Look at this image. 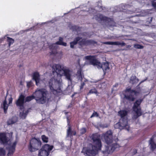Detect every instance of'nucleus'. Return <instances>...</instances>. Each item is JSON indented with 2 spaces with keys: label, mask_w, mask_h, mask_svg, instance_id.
Segmentation results:
<instances>
[{
  "label": "nucleus",
  "mask_w": 156,
  "mask_h": 156,
  "mask_svg": "<svg viewBox=\"0 0 156 156\" xmlns=\"http://www.w3.org/2000/svg\"><path fill=\"white\" fill-rule=\"evenodd\" d=\"M73 134V135H75L76 132L75 131L72 132L71 129L70 125L69 126L68 129L67 131V136H71Z\"/></svg>",
  "instance_id": "obj_21"
},
{
  "label": "nucleus",
  "mask_w": 156,
  "mask_h": 156,
  "mask_svg": "<svg viewBox=\"0 0 156 156\" xmlns=\"http://www.w3.org/2000/svg\"><path fill=\"white\" fill-rule=\"evenodd\" d=\"M146 80H143V81H142L141 82V83H142V82H144V81Z\"/></svg>",
  "instance_id": "obj_40"
},
{
  "label": "nucleus",
  "mask_w": 156,
  "mask_h": 156,
  "mask_svg": "<svg viewBox=\"0 0 156 156\" xmlns=\"http://www.w3.org/2000/svg\"><path fill=\"white\" fill-rule=\"evenodd\" d=\"M52 78L48 81V86L51 91L54 94L61 92V83L62 80L60 78H58L56 79Z\"/></svg>",
  "instance_id": "obj_5"
},
{
  "label": "nucleus",
  "mask_w": 156,
  "mask_h": 156,
  "mask_svg": "<svg viewBox=\"0 0 156 156\" xmlns=\"http://www.w3.org/2000/svg\"><path fill=\"white\" fill-rule=\"evenodd\" d=\"M8 141V138L5 133H0V143L6 145Z\"/></svg>",
  "instance_id": "obj_16"
},
{
  "label": "nucleus",
  "mask_w": 156,
  "mask_h": 156,
  "mask_svg": "<svg viewBox=\"0 0 156 156\" xmlns=\"http://www.w3.org/2000/svg\"><path fill=\"white\" fill-rule=\"evenodd\" d=\"M53 73L58 76H65L68 80H71L72 72L67 67L55 64L51 67Z\"/></svg>",
  "instance_id": "obj_3"
},
{
  "label": "nucleus",
  "mask_w": 156,
  "mask_h": 156,
  "mask_svg": "<svg viewBox=\"0 0 156 156\" xmlns=\"http://www.w3.org/2000/svg\"><path fill=\"white\" fill-rule=\"evenodd\" d=\"M14 119H17V118H16V117H15V118H14Z\"/></svg>",
  "instance_id": "obj_41"
},
{
  "label": "nucleus",
  "mask_w": 156,
  "mask_h": 156,
  "mask_svg": "<svg viewBox=\"0 0 156 156\" xmlns=\"http://www.w3.org/2000/svg\"><path fill=\"white\" fill-rule=\"evenodd\" d=\"M7 41L9 43V46H10L11 44H12L14 42V40L12 38L9 37H7Z\"/></svg>",
  "instance_id": "obj_25"
},
{
  "label": "nucleus",
  "mask_w": 156,
  "mask_h": 156,
  "mask_svg": "<svg viewBox=\"0 0 156 156\" xmlns=\"http://www.w3.org/2000/svg\"><path fill=\"white\" fill-rule=\"evenodd\" d=\"M127 113L128 112L125 110H122L119 111L118 114L121 117L120 119H123L124 121L125 119H126L127 120Z\"/></svg>",
  "instance_id": "obj_18"
},
{
  "label": "nucleus",
  "mask_w": 156,
  "mask_h": 156,
  "mask_svg": "<svg viewBox=\"0 0 156 156\" xmlns=\"http://www.w3.org/2000/svg\"><path fill=\"white\" fill-rule=\"evenodd\" d=\"M152 5L156 9V0H153Z\"/></svg>",
  "instance_id": "obj_33"
},
{
  "label": "nucleus",
  "mask_w": 156,
  "mask_h": 156,
  "mask_svg": "<svg viewBox=\"0 0 156 156\" xmlns=\"http://www.w3.org/2000/svg\"><path fill=\"white\" fill-rule=\"evenodd\" d=\"M98 114L96 112H94L92 115H91L90 117L92 118L94 117H98Z\"/></svg>",
  "instance_id": "obj_32"
},
{
  "label": "nucleus",
  "mask_w": 156,
  "mask_h": 156,
  "mask_svg": "<svg viewBox=\"0 0 156 156\" xmlns=\"http://www.w3.org/2000/svg\"><path fill=\"white\" fill-rule=\"evenodd\" d=\"M124 98L126 99L133 101L135 99L134 95L136 96L139 93L134 90H131L130 88H126L124 91Z\"/></svg>",
  "instance_id": "obj_8"
},
{
  "label": "nucleus",
  "mask_w": 156,
  "mask_h": 156,
  "mask_svg": "<svg viewBox=\"0 0 156 156\" xmlns=\"http://www.w3.org/2000/svg\"><path fill=\"white\" fill-rule=\"evenodd\" d=\"M12 98L11 97H10L9 99V104H10L12 103Z\"/></svg>",
  "instance_id": "obj_35"
},
{
  "label": "nucleus",
  "mask_w": 156,
  "mask_h": 156,
  "mask_svg": "<svg viewBox=\"0 0 156 156\" xmlns=\"http://www.w3.org/2000/svg\"><path fill=\"white\" fill-rule=\"evenodd\" d=\"M53 146L46 144L39 151L38 156H48L49 152L53 149Z\"/></svg>",
  "instance_id": "obj_11"
},
{
  "label": "nucleus",
  "mask_w": 156,
  "mask_h": 156,
  "mask_svg": "<svg viewBox=\"0 0 156 156\" xmlns=\"http://www.w3.org/2000/svg\"><path fill=\"white\" fill-rule=\"evenodd\" d=\"M102 139L104 138L107 144L105 145V150L102 151L105 156L112 154L115 150L120 147V146L117 143L112 144L113 139L112 138V133L111 130L107 131L105 133L101 135Z\"/></svg>",
  "instance_id": "obj_2"
},
{
  "label": "nucleus",
  "mask_w": 156,
  "mask_h": 156,
  "mask_svg": "<svg viewBox=\"0 0 156 156\" xmlns=\"http://www.w3.org/2000/svg\"><path fill=\"white\" fill-rule=\"evenodd\" d=\"M84 59L85 60L88 61L91 64L96 66L99 69L102 68L104 73L109 69L108 62H105L101 64L96 59L95 57L94 56H87L85 57Z\"/></svg>",
  "instance_id": "obj_6"
},
{
  "label": "nucleus",
  "mask_w": 156,
  "mask_h": 156,
  "mask_svg": "<svg viewBox=\"0 0 156 156\" xmlns=\"http://www.w3.org/2000/svg\"><path fill=\"white\" fill-rule=\"evenodd\" d=\"M33 79L35 81L37 85H39V84H41L43 81L40 80L39 75L38 73H35L33 76Z\"/></svg>",
  "instance_id": "obj_17"
},
{
  "label": "nucleus",
  "mask_w": 156,
  "mask_h": 156,
  "mask_svg": "<svg viewBox=\"0 0 156 156\" xmlns=\"http://www.w3.org/2000/svg\"><path fill=\"white\" fill-rule=\"evenodd\" d=\"M30 82H29V83H27V86H29V84H30Z\"/></svg>",
  "instance_id": "obj_38"
},
{
  "label": "nucleus",
  "mask_w": 156,
  "mask_h": 156,
  "mask_svg": "<svg viewBox=\"0 0 156 156\" xmlns=\"http://www.w3.org/2000/svg\"><path fill=\"white\" fill-rule=\"evenodd\" d=\"M5 154V151L2 148L0 149V156H4Z\"/></svg>",
  "instance_id": "obj_29"
},
{
  "label": "nucleus",
  "mask_w": 156,
  "mask_h": 156,
  "mask_svg": "<svg viewBox=\"0 0 156 156\" xmlns=\"http://www.w3.org/2000/svg\"><path fill=\"white\" fill-rule=\"evenodd\" d=\"M55 55L58 58L60 59L62 57L63 54L62 51H60L57 53Z\"/></svg>",
  "instance_id": "obj_27"
},
{
  "label": "nucleus",
  "mask_w": 156,
  "mask_h": 156,
  "mask_svg": "<svg viewBox=\"0 0 156 156\" xmlns=\"http://www.w3.org/2000/svg\"><path fill=\"white\" fill-rule=\"evenodd\" d=\"M142 101V99H139L137 100L134 103L133 107V110L136 113V115H134L133 117V118L136 119L139 116L141 115L142 112L141 109L140 108V105Z\"/></svg>",
  "instance_id": "obj_10"
},
{
  "label": "nucleus",
  "mask_w": 156,
  "mask_h": 156,
  "mask_svg": "<svg viewBox=\"0 0 156 156\" xmlns=\"http://www.w3.org/2000/svg\"><path fill=\"white\" fill-rule=\"evenodd\" d=\"M41 144V142L39 140L33 138L30 141L29 150L30 151H34L40 147Z\"/></svg>",
  "instance_id": "obj_9"
},
{
  "label": "nucleus",
  "mask_w": 156,
  "mask_h": 156,
  "mask_svg": "<svg viewBox=\"0 0 156 156\" xmlns=\"http://www.w3.org/2000/svg\"><path fill=\"white\" fill-rule=\"evenodd\" d=\"M100 19L101 20H103V18H102V17H100Z\"/></svg>",
  "instance_id": "obj_39"
},
{
  "label": "nucleus",
  "mask_w": 156,
  "mask_h": 156,
  "mask_svg": "<svg viewBox=\"0 0 156 156\" xmlns=\"http://www.w3.org/2000/svg\"><path fill=\"white\" fill-rule=\"evenodd\" d=\"M57 45H62L64 46H66V43L63 42V38L60 37L59 41L55 43H54L50 46V48L51 49H54L56 48Z\"/></svg>",
  "instance_id": "obj_15"
},
{
  "label": "nucleus",
  "mask_w": 156,
  "mask_h": 156,
  "mask_svg": "<svg viewBox=\"0 0 156 156\" xmlns=\"http://www.w3.org/2000/svg\"><path fill=\"white\" fill-rule=\"evenodd\" d=\"M76 76L78 80H82V75L80 70H79L78 71Z\"/></svg>",
  "instance_id": "obj_24"
},
{
  "label": "nucleus",
  "mask_w": 156,
  "mask_h": 156,
  "mask_svg": "<svg viewBox=\"0 0 156 156\" xmlns=\"http://www.w3.org/2000/svg\"><path fill=\"white\" fill-rule=\"evenodd\" d=\"M138 81V79L135 76H132L131 77L130 82L133 84H134L137 83Z\"/></svg>",
  "instance_id": "obj_22"
},
{
  "label": "nucleus",
  "mask_w": 156,
  "mask_h": 156,
  "mask_svg": "<svg viewBox=\"0 0 156 156\" xmlns=\"http://www.w3.org/2000/svg\"><path fill=\"white\" fill-rule=\"evenodd\" d=\"M77 43H78L81 45H87L90 44V41L89 40L87 41L85 39H82L80 37H78L76 38L73 41L70 42L71 48H73L74 45H76Z\"/></svg>",
  "instance_id": "obj_12"
},
{
  "label": "nucleus",
  "mask_w": 156,
  "mask_h": 156,
  "mask_svg": "<svg viewBox=\"0 0 156 156\" xmlns=\"http://www.w3.org/2000/svg\"><path fill=\"white\" fill-rule=\"evenodd\" d=\"M134 48L136 49H142L144 48V47L143 46L139 44H134Z\"/></svg>",
  "instance_id": "obj_30"
},
{
  "label": "nucleus",
  "mask_w": 156,
  "mask_h": 156,
  "mask_svg": "<svg viewBox=\"0 0 156 156\" xmlns=\"http://www.w3.org/2000/svg\"><path fill=\"white\" fill-rule=\"evenodd\" d=\"M104 44L109 45H121V46L125 45V43L119 42H106L103 43Z\"/></svg>",
  "instance_id": "obj_19"
},
{
  "label": "nucleus",
  "mask_w": 156,
  "mask_h": 156,
  "mask_svg": "<svg viewBox=\"0 0 156 156\" xmlns=\"http://www.w3.org/2000/svg\"><path fill=\"white\" fill-rule=\"evenodd\" d=\"M34 98H35V96L33 95V96L27 97L25 100L24 96L23 95H21L16 101V104L17 106H19L20 109V116L22 119H25L28 113L27 111L24 109L23 103L24 102L29 101Z\"/></svg>",
  "instance_id": "obj_4"
},
{
  "label": "nucleus",
  "mask_w": 156,
  "mask_h": 156,
  "mask_svg": "<svg viewBox=\"0 0 156 156\" xmlns=\"http://www.w3.org/2000/svg\"><path fill=\"white\" fill-rule=\"evenodd\" d=\"M2 107L3 108L5 112L6 113L8 107V105L7 103L6 99L4 101Z\"/></svg>",
  "instance_id": "obj_23"
},
{
  "label": "nucleus",
  "mask_w": 156,
  "mask_h": 156,
  "mask_svg": "<svg viewBox=\"0 0 156 156\" xmlns=\"http://www.w3.org/2000/svg\"><path fill=\"white\" fill-rule=\"evenodd\" d=\"M10 120H9L8 121V123L9 125L14 123L15 122H16V121H12L11 122H10Z\"/></svg>",
  "instance_id": "obj_34"
},
{
  "label": "nucleus",
  "mask_w": 156,
  "mask_h": 156,
  "mask_svg": "<svg viewBox=\"0 0 156 156\" xmlns=\"http://www.w3.org/2000/svg\"><path fill=\"white\" fill-rule=\"evenodd\" d=\"M128 120L126 119L124 121L123 119H120L119 122L116 123L114 125L115 128L120 129L125 128L128 131L129 130V126L128 125Z\"/></svg>",
  "instance_id": "obj_13"
},
{
  "label": "nucleus",
  "mask_w": 156,
  "mask_h": 156,
  "mask_svg": "<svg viewBox=\"0 0 156 156\" xmlns=\"http://www.w3.org/2000/svg\"><path fill=\"white\" fill-rule=\"evenodd\" d=\"M42 139L43 141L45 143H47L48 141V138L44 135L42 136Z\"/></svg>",
  "instance_id": "obj_26"
},
{
  "label": "nucleus",
  "mask_w": 156,
  "mask_h": 156,
  "mask_svg": "<svg viewBox=\"0 0 156 156\" xmlns=\"http://www.w3.org/2000/svg\"><path fill=\"white\" fill-rule=\"evenodd\" d=\"M149 144L151 149L153 150L156 148V144L155 143L154 140L153 138H151L149 141Z\"/></svg>",
  "instance_id": "obj_20"
},
{
  "label": "nucleus",
  "mask_w": 156,
  "mask_h": 156,
  "mask_svg": "<svg viewBox=\"0 0 156 156\" xmlns=\"http://www.w3.org/2000/svg\"><path fill=\"white\" fill-rule=\"evenodd\" d=\"M98 92L97 90L95 89H93L90 90L89 92L87 93V95H88L90 94H97V93Z\"/></svg>",
  "instance_id": "obj_28"
},
{
  "label": "nucleus",
  "mask_w": 156,
  "mask_h": 156,
  "mask_svg": "<svg viewBox=\"0 0 156 156\" xmlns=\"http://www.w3.org/2000/svg\"><path fill=\"white\" fill-rule=\"evenodd\" d=\"M84 84H85L84 83H83L81 84V85L80 87V89H82L83 88V87Z\"/></svg>",
  "instance_id": "obj_36"
},
{
  "label": "nucleus",
  "mask_w": 156,
  "mask_h": 156,
  "mask_svg": "<svg viewBox=\"0 0 156 156\" xmlns=\"http://www.w3.org/2000/svg\"><path fill=\"white\" fill-rule=\"evenodd\" d=\"M90 138L93 142V145L90 144L87 147H83L81 153L86 155H94L97 151L101 150L102 144L100 136L97 133L92 134Z\"/></svg>",
  "instance_id": "obj_1"
},
{
  "label": "nucleus",
  "mask_w": 156,
  "mask_h": 156,
  "mask_svg": "<svg viewBox=\"0 0 156 156\" xmlns=\"http://www.w3.org/2000/svg\"><path fill=\"white\" fill-rule=\"evenodd\" d=\"M16 143V142L15 141L13 143H11L10 145H9V147H8V156H12L13 154V153L15 151V148Z\"/></svg>",
  "instance_id": "obj_14"
},
{
  "label": "nucleus",
  "mask_w": 156,
  "mask_h": 156,
  "mask_svg": "<svg viewBox=\"0 0 156 156\" xmlns=\"http://www.w3.org/2000/svg\"><path fill=\"white\" fill-rule=\"evenodd\" d=\"M86 129L85 128H83L81 129L80 130V133L81 134H83L85 133L86 132Z\"/></svg>",
  "instance_id": "obj_31"
},
{
  "label": "nucleus",
  "mask_w": 156,
  "mask_h": 156,
  "mask_svg": "<svg viewBox=\"0 0 156 156\" xmlns=\"http://www.w3.org/2000/svg\"><path fill=\"white\" fill-rule=\"evenodd\" d=\"M114 140L115 141V142H116L118 140V139L117 138H115L114 139Z\"/></svg>",
  "instance_id": "obj_37"
},
{
  "label": "nucleus",
  "mask_w": 156,
  "mask_h": 156,
  "mask_svg": "<svg viewBox=\"0 0 156 156\" xmlns=\"http://www.w3.org/2000/svg\"><path fill=\"white\" fill-rule=\"evenodd\" d=\"M47 92L43 89H37L34 94L37 102L40 104L44 103L47 99Z\"/></svg>",
  "instance_id": "obj_7"
}]
</instances>
